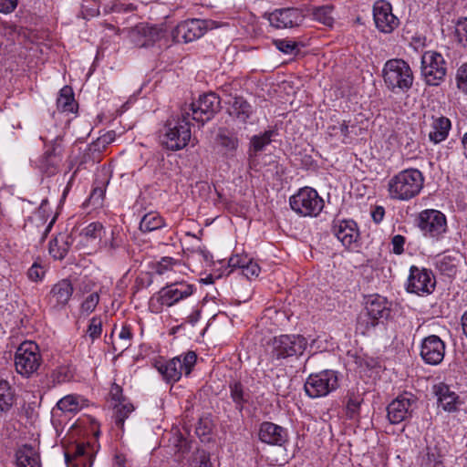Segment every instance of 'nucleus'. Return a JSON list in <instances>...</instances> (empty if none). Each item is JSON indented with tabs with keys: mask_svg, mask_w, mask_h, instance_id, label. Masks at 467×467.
Here are the masks:
<instances>
[{
	"mask_svg": "<svg viewBox=\"0 0 467 467\" xmlns=\"http://www.w3.org/2000/svg\"><path fill=\"white\" fill-rule=\"evenodd\" d=\"M444 454L441 449L437 445H429L426 448V453L421 459V467H446L443 462Z\"/></svg>",
	"mask_w": 467,
	"mask_h": 467,
	"instance_id": "obj_34",
	"label": "nucleus"
},
{
	"mask_svg": "<svg viewBox=\"0 0 467 467\" xmlns=\"http://www.w3.org/2000/svg\"><path fill=\"white\" fill-rule=\"evenodd\" d=\"M362 400L354 394L349 395L346 404V414L350 420L356 419L359 414Z\"/></svg>",
	"mask_w": 467,
	"mask_h": 467,
	"instance_id": "obj_44",
	"label": "nucleus"
},
{
	"mask_svg": "<svg viewBox=\"0 0 467 467\" xmlns=\"http://www.w3.org/2000/svg\"><path fill=\"white\" fill-rule=\"evenodd\" d=\"M190 112L182 110L181 118L168 121L162 137V144L171 150H179L187 146L191 140Z\"/></svg>",
	"mask_w": 467,
	"mask_h": 467,
	"instance_id": "obj_4",
	"label": "nucleus"
},
{
	"mask_svg": "<svg viewBox=\"0 0 467 467\" xmlns=\"http://www.w3.org/2000/svg\"><path fill=\"white\" fill-rule=\"evenodd\" d=\"M133 334L131 326L122 324L121 328L118 334V340L113 343V350L119 351L120 353L128 349L132 343Z\"/></svg>",
	"mask_w": 467,
	"mask_h": 467,
	"instance_id": "obj_36",
	"label": "nucleus"
},
{
	"mask_svg": "<svg viewBox=\"0 0 467 467\" xmlns=\"http://www.w3.org/2000/svg\"><path fill=\"white\" fill-rule=\"evenodd\" d=\"M461 321H462V327L463 334L467 337V310L462 316Z\"/></svg>",
	"mask_w": 467,
	"mask_h": 467,
	"instance_id": "obj_64",
	"label": "nucleus"
},
{
	"mask_svg": "<svg viewBox=\"0 0 467 467\" xmlns=\"http://www.w3.org/2000/svg\"><path fill=\"white\" fill-rule=\"evenodd\" d=\"M165 225L164 219L157 213H146L140 220V230L149 233L158 230Z\"/></svg>",
	"mask_w": 467,
	"mask_h": 467,
	"instance_id": "obj_35",
	"label": "nucleus"
},
{
	"mask_svg": "<svg viewBox=\"0 0 467 467\" xmlns=\"http://www.w3.org/2000/svg\"><path fill=\"white\" fill-rule=\"evenodd\" d=\"M250 258H248L246 255H234L229 259L228 265L232 268H241L242 271L244 270V267H245V265L249 263Z\"/></svg>",
	"mask_w": 467,
	"mask_h": 467,
	"instance_id": "obj_56",
	"label": "nucleus"
},
{
	"mask_svg": "<svg viewBox=\"0 0 467 467\" xmlns=\"http://www.w3.org/2000/svg\"><path fill=\"white\" fill-rule=\"evenodd\" d=\"M178 261L172 257H162L156 265L155 271L158 275H163L166 272L172 270L173 266L178 265Z\"/></svg>",
	"mask_w": 467,
	"mask_h": 467,
	"instance_id": "obj_51",
	"label": "nucleus"
},
{
	"mask_svg": "<svg viewBox=\"0 0 467 467\" xmlns=\"http://www.w3.org/2000/svg\"><path fill=\"white\" fill-rule=\"evenodd\" d=\"M307 347V340L301 335H281L273 340V356L277 359L301 356Z\"/></svg>",
	"mask_w": 467,
	"mask_h": 467,
	"instance_id": "obj_10",
	"label": "nucleus"
},
{
	"mask_svg": "<svg viewBox=\"0 0 467 467\" xmlns=\"http://www.w3.org/2000/svg\"><path fill=\"white\" fill-rule=\"evenodd\" d=\"M271 26L276 28H292L299 26L305 20V15L298 8H281L269 14Z\"/></svg>",
	"mask_w": 467,
	"mask_h": 467,
	"instance_id": "obj_23",
	"label": "nucleus"
},
{
	"mask_svg": "<svg viewBox=\"0 0 467 467\" xmlns=\"http://www.w3.org/2000/svg\"><path fill=\"white\" fill-rule=\"evenodd\" d=\"M455 35L463 46L467 45V17L460 19L455 26Z\"/></svg>",
	"mask_w": 467,
	"mask_h": 467,
	"instance_id": "obj_53",
	"label": "nucleus"
},
{
	"mask_svg": "<svg viewBox=\"0 0 467 467\" xmlns=\"http://www.w3.org/2000/svg\"><path fill=\"white\" fill-rule=\"evenodd\" d=\"M406 239L401 234H396L391 238L392 252L395 254H401L404 252Z\"/></svg>",
	"mask_w": 467,
	"mask_h": 467,
	"instance_id": "obj_55",
	"label": "nucleus"
},
{
	"mask_svg": "<svg viewBox=\"0 0 467 467\" xmlns=\"http://www.w3.org/2000/svg\"><path fill=\"white\" fill-rule=\"evenodd\" d=\"M82 398L78 395H67L57 403V408L62 411L75 412L82 407Z\"/></svg>",
	"mask_w": 467,
	"mask_h": 467,
	"instance_id": "obj_38",
	"label": "nucleus"
},
{
	"mask_svg": "<svg viewBox=\"0 0 467 467\" xmlns=\"http://www.w3.org/2000/svg\"><path fill=\"white\" fill-rule=\"evenodd\" d=\"M339 387L338 373L326 369L319 373L310 374L304 385L306 394L311 399L327 396Z\"/></svg>",
	"mask_w": 467,
	"mask_h": 467,
	"instance_id": "obj_5",
	"label": "nucleus"
},
{
	"mask_svg": "<svg viewBox=\"0 0 467 467\" xmlns=\"http://www.w3.org/2000/svg\"><path fill=\"white\" fill-rule=\"evenodd\" d=\"M415 399L411 394L398 396L387 407L388 419L390 423L398 424L411 416Z\"/></svg>",
	"mask_w": 467,
	"mask_h": 467,
	"instance_id": "obj_22",
	"label": "nucleus"
},
{
	"mask_svg": "<svg viewBox=\"0 0 467 467\" xmlns=\"http://www.w3.org/2000/svg\"><path fill=\"white\" fill-rule=\"evenodd\" d=\"M28 277L32 280V281H37L41 278V276L43 275V271L41 270V268L36 265H33L29 270H28Z\"/></svg>",
	"mask_w": 467,
	"mask_h": 467,
	"instance_id": "obj_60",
	"label": "nucleus"
},
{
	"mask_svg": "<svg viewBox=\"0 0 467 467\" xmlns=\"http://www.w3.org/2000/svg\"><path fill=\"white\" fill-rule=\"evenodd\" d=\"M275 45L281 52L293 55L299 51L298 45L296 42L289 39H278L275 41Z\"/></svg>",
	"mask_w": 467,
	"mask_h": 467,
	"instance_id": "obj_48",
	"label": "nucleus"
},
{
	"mask_svg": "<svg viewBox=\"0 0 467 467\" xmlns=\"http://www.w3.org/2000/svg\"><path fill=\"white\" fill-rule=\"evenodd\" d=\"M172 443L178 451L184 452L188 450V441L181 433L173 436Z\"/></svg>",
	"mask_w": 467,
	"mask_h": 467,
	"instance_id": "obj_57",
	"label": "nucleus"
},
{
	"mask_svg": "<svg viewBox=\"0 0 467 467\" xmlns=\"http://www.w3.org/2000/svg\"><path fill=\"white\" fill-rule=\"evenodd\" d=\"M17 5V0H0V12L4 14L11 13Z\"/></svg>",
	"mask_w": 467,
	"mask_h": 467,
	"instance_id": "obj_59",
	"label": "nucleus"
},
{
	"mask_svg": "<svg viewBox=\"0 0 467 467\" xmlns=\"http://www.w3.org/2000/svg\"><path fill=\"white\" fill-rule=\"evenodd\" d=\"M64 455L67 467H91L94 451L89 444L72 442L65 446Z\"/></svg>",
	"mask_w": 467,
	"mask_h": 467,
	"instance_id": "obj_19",
	"label": "nucleus"
},
{
	"mask_svg": "<svg viewBox=\"0 0 467 467\" xmlns=\"http://www.w3.org/2000/svg\"><path fill=\"white\" fill-rule=\"evenodd\" d=\"M389 315L390 308L386 298L378 295L372 296L368 298L365 308L358 317L357 331L366 335Z\"/></svg>",
	"mask_w": 467,
	"mask_h": 467,
	"instance_id": "obj_2",
	"label": "nucleus"
},
{
	"mask_svg": "<svg viewBox=\"0 0 467 467\" xmlns=\"http://www.w3.org/2000/svg\"><path fill=\"white\" fill-rule=\"evenodd\" d=\"M130 41L138 47H146L153 45L162 37V30L155 26L140 23L134 27L123 29Z\"/></svg>",
	"mask_w": 467,
	"mask_h": 467,
	"instance_id": "obj_16",
	"label": "nucleus"
},
{
	"mask_svg": "<svg viewBox=\"0 0 467 467\" xmlns=\"http://www.w3.org/2000/svg\"><path fill=\"white\" fill-rule=\"evenodd\" d=\"M15 467H41L40 455L32 445L24 444L15 452Z\"/></svg>",
	"mask_w": 467,
	"mask_h": 467,
	"instance_id": "obj_27",
	"label": "nucleus"
},
{
	"mask_svg": "<svg viewBox=\"0 0 467 467\" xmlns=\"http://www.w3.org/2000/svg\"><path fill=\"white\" fill-rule=\"evenodd\" d=\"M451 120L444 116H432L429 139L431 142L438 144L445 140L451 130Z\"/></svg>",
	"mask_w": 467,
	"mask_h": 467,
	"instance_id": "obj_28",
	"label": "nucleus"
},
{
	"mask_svg": "<svg viewBox=\"0 0 467 467\" xmlns=\"http://www.w3.org/2000/svg\"><path fill=\"white\" fill-rule=\"evenodd\" d=\"M434 393L438 398L439 406L444 410L451 412L456 410L458 395L444 383L434 386Z\"/></svg>",
	"mask_w": 467,
	"mask_h": 467,
	"instance_id": "obj_29",
	"label": "nucleus"
},
{
	"mask_svg": "<svg viewBox=\"0 0 467 467\" xmlns=\"http://www.w3.org/2000/svg\"><path fill=\"white\" fill-rule=\"evenodd\" d=\"M436 285L435 277L431 270L412 265L407 282V291L419 296L431 294Z\"/></svg>",
	"mask_w": 467,
	"mask_h": 467,
	"instance_id": "obj_14",
	"label": "nucleus"
},
{
	"mask_svg": "<svg viewBox=\"0 0 467 467\" xmlns=\"http://www.w3.org/2000/svg\"><path fill=\"white\" fill-rule=\"evenodd\" d=\"M373 18L376 27L384 34L392 33L400 25L393 14L392 6L387 0H378L373 5Z\"/></svg>",
	"mask_w": 467,
	"mask_h": 467,
	"instance_id": "obj_17",
	"label": "nucleus"
},
{
	"mask_svg": "<svg viewBox=\"0 0 467 467\" xmlns=\"http://www.w3.org/2000/svg\"><path fill=\"white\" fill-rule=\"evenodd\" d=\"M260 271L261 268L258 264L250 259L249 263L245 265V267H244L242 273L244 275L250 279L253 277H257L260 274Z\"/></svg>",
	"mask_w": 467,
	"mask_h": 467,
	"instance_id": "obj_54",
	"label": "nucleus"
},
{
	"mask_svg": "<svg viewBox=\"0 0 467 467\" xmlns=\"http://www.w3.org/2000/svg\"><path fill=\"white\" fill-rule=\"evenodd\" d=\"M230 397L234 403L235 409L242 413L244 407L251 403L252 394L242 383L235 381L229 385Z\"/></svg>",
	"mask_w": 467,
	"mask_h": 467,
	"instance_id": "obj_30",
	"label": "nucleus"
},
{
	"mask_svg": "<svg viewBox=\"0 0 467 467\" xmlns=\"http://www.w3.org/2000/svg\"><path fill=\"white\" fill-rule=\"evenodd\" d=\"M331 231L346 248L354 250L358 247L359 233L353 220H335Z\"/></svg>",
	"mask_w": 467,
	"mask_h": 467,
	"instance_id": "obj_21",
	"label": "nucleus"
},
{
	"mask_svg": "<svg viewBox=\"0 0 467 467\" xmlns=\"http://www.w3.org/2000/svg\"><path fill=\"white\" fill-rule=\"evenodd\" d=\"M445 349L446 345L440 337L430 335L421 340L420 356L426 364L435 366L443 360Z\"/></svg>",
	"mask_w": 467,
	"mask_h": 467,
	"instance_id": "obj_20",
	"label": "nucleus"
},
{
	"mask_svg": "<svg viewBox=\"0 0 467 467\" xmlns=\"http://www.w3.org/2000/svg\"><path fill=\"white\" fill-rule=\"evenodd\" d=\"M14 402V394L10 385L5 380H0V413L11 409Z\"/></svg>",
	"mask_w": 467,
	"mask_h": 467,
	"instance_id": "obj_40",
	"label": "nucleus"
},
{
	"mask_svg": "<svg viewBox=\"0 0 467 467\" xmlns=\"http://www.w3.org/2000/svg\"><path fill=\"white\" fill-rule=\"evenodd\" d=\"M275 134V131L273 130H265L264 133L260 135H254L252 137L250 141V150L254 152L262 151L265 146L270 144L272 141V137Z\"/></svg>",
	"mask_w": 467,
	"mask_h": 467,
	"instance_id": "obj_42",
	"label": "nucleus"
},
{
	"mask_svg": "<svg viewBox=\"0 0 467 467\" xmlns=\"http://www.w3.org/2000/svg\"><path fill=\"white\" fill-rule=\"evenodd\" d=\"M42 363L38 346L33 341L22 342L15 353V367L17 373L30 377L37 371Z\"/></svg>",
	"mask_w": 467,
	"mask_h": 467,
	"instance_id": "obj_6",
	"label": "nucleus"
},
{
	"mask_svg": "<svg viewBox=\"0 0 467 467\" xmlns=\"http://www.w3.org/2000/svg\"><path fill=\"white\" fill-rule=\"evenodd\" d=\"M46 150L43 155L37 161V168L41 172L47 176L55 175L62 161L63 148L61 145V137L57 136L50 144L45 145Z\"/></svg>",
	"mask_w": 467,
	"mask_h": 467,
	"instance_id": "obj_15",
	"label": "nucleus"
},
{
	"mask_svg": "<svg viewBox=\"0 0 467 467\" xmlns=\"http://www.w3.org/2000/svg\"><path fill=\"white\" fill-rule=\"evenodd\" d=\"M421 76L429 86H439L447 73V64L441 54L428 50L421 56Z\"/></svg>",
	"mask_w": 467,
	"mask_h": 467,
	"instance_id": "obj_9",
	"label": "nucleus"
},
{
	"mask_svg": "<svg viewBox=\"0 0 467 467\" xmlns=\"http://www.w3.org/2000/svg\"><path fill=\"white\" fill-rule=\"evenodd\" d=\"M192 467H213L210 455L203 450H198L192 456Z\"/></svg>",
	"mask_w": 467,
	"mask_h": 467,
	"instance_id": "obj_49",
	"label": "nucleus"
},
{
	"mask_svg": "<svg viewBox=\"0 0 467 467\" xmlns=\"http://www.w3.org/2000/svg\"><path fill=\"white\" fill-rule=\"evenodd\" d=\"M291 209L302 216H317L324 208V200L317 192L310 187H304L289 199Z\"/></svg>",
	"mask_w": 467,
	"mask_h": 467,
	"instance_id": "obj_7",
	"label": "nucleus"
},
{
	"mask_svg": "<svg viewBox=\"0 0 467 467\" xmlns=\"http://www.w3.org/2000/svg\"><path fill=\"white\" fill-rule=\"evenodd\" d=\"M218 143L226 151L234 152L236 150L239 141L235 136L222 133L218 136Z\"/></svg>",
	"mask_w": 467,
	"mask_h": 467,
	"instance_id": "obj_46",
	"label": "nucleus"
},
{
	"mask_svg": "<svg viewBox=\"0 0 467 467\" xmlns=\"http://www.w3.org/2000/svg\"><path fill=\"white\" fill-rule=\"evenodd\" d=\"M459 257L458 253L443 254L437 259L436 267L442 275L451 276L456 274Z\"/></svg>",
	"mask_w": 467,
	"mask_h": 467,
	"instance_id": "obj_33",
	"label": "nucleus"
},
{
	"mask_svg": "<svg viewBox=\"0 0 467 467\" xmlns=\"http://www.w3.org/2000/svg\"><path fill=\"white\" fill-rule=\"evenodd\" d=\"M201 317V309L196 308L194 309L186 318V322L191 324L192 326H194Z\"/></svg>",
	"mask_w": 467,
	"mask_h": 467,
	"instance_id": "obj_63",
	"label": "nucleus"
},
{
	"mask_svg": "<svg viewBox=\"0 0 467 467\" xmlns=\"http://www.w3.org/2000/svg\"><path fill=\"white\" fill-rule=\"evenodd\" d=\"M258 437L262 442L275 446H284L289 440L285 428L270 421L260 424Z\"/></svg>",
	"mask_w": 467,
	"mask_h": 467,
	"instance_id": "obj_24",
	"label": "nucleus"
},
{
	"mask_svg": "<svg viewBox=\"0 0 467 467\" xmlns=\"http://www.w3.org/2000/svg\"><path fill=\"white\" fill-rule=\"evenodd\" d=\"M102 332V319L100 317H93L88 324L87 334L92 341L99 338Z\"/></svg>",
	"mask_w": 467,
	"mask_h": 467,
	"instance_id": "obj_47",
	"label": "nucleus"
},
{
	"mask_svg": "<svg viewBox=\"0 0 467 467\" xmlns=\"http://www.w3.org/2000/svg\"><path fill=\"white\" fill-rule=\"evenodd\" d=\"M333 131L338 130L339 133L344 137L347 138L349 134V126L347 121H342L339 123V125L331 127Z\"/></svg>",
	"mask_w": 467,
	"mask_h": 467,
	"instance_id": "obj_62",
	"label": "nucleus"
},
{
	"mask_svg": "<svg viewBox=\"0 0 467 467\" xmlns=\"http://www.w3.org/2000/svg\"><path fill=\"white\" fill-rule=\"evenodd\" d=\"M73 374L70 368L67 366H60L51 373V379L54 385L61 384L71 379Z\"/></svg>",
	"mask_w": 467,
	"mask_h": 467,
	"instance_id": "obj_45",
	"label": "nucleus"
},
{
	"mask_svg": "<svg viewBox=\"0 0 467 467\" xmlns=\"http://www.w3.org/2000/svg\"><path fill=\"white\" fill-rule=\"evenodd\" d=\"M456 83L458 88L467 95V64H463L458 68Z\"/></svg>",
	"mask_w": 467,
	"mask_h": 467,
	"instance_id": "obj_52",
	"label": "nucleus"
},
{
	"mask_svg": "<svg viewBox=\"0 0 467 467\" xmlns=\"http://www.w3.org/2000/svg\"><path fill=\"white\" fill-rule=\"evenodd\" d=\"M195 291L194 285L185 281L172 282L162 287L157 293L156 298L161 306L171 307L192 296Z\"/></svg>",
	"mask_w": 467,
	"mask_h": 467,
	"instance_id": "obj_12",
	"label": "nucleus"
},
{
	"mask_svg": "<svg viewBox=\"0 0 467 467\" xmlns=\"http://www.w3.org/2000/svg\"><path fill=\"white\" fill-rule=\"evenodd\" d=\"M109 395L116 403L123 402L126 400L122 395V389L119 385L113 383L111 385Z\"/></svg>",
	"mask_w": 467,
	"mask_h": 467,
	"instance_id": "obj_58",
	"label": "nucleus"
},
{
	"mask_svg": "<svg viewBox=\"0 0 467 467\" xmlns=\"http://www.w3.org/2000/svg\"><path fill=\"white\" fill-rule=\"evenodd\" d=\"M72 244L71 236L67 234H59L49 243V254L55 258L63 259Z\"/></svg>",
	"mask_w": 467,
	"mask_h": 467,
	"instance_id": "obj_32",
	"label": "nucleus"
},
{
	"mask_svg": "<svg viewBox=\"0 0 467 467\" xmlns=\"http://www.w3.org/2000/svg\"><path fill=\"white\" fill-rule=\"evenodd\" d=\"M384 83L391 91H408L413 84V73L410 65L400 58L388 60L383 67Z\"/></svg>",
	"mask_w": 467,
	"mask_h": 467,
	"instance_id": "obj_3",
	"label": "nucleus"
},
{
	"mask_svg": "<svg viewBox=\"0 0 467 467\" xmlns=\"http://www.w3.org/2000/svg\"><path fill=\"white\" fill-rule=\"evenodd\" d=\"M134 410V406L123 400V402L115 403L114 405V421L118 428L123 429L125 420Z\"/></svg>",
	"mask_w": 467,
	"mask_h": 467,
	"instance_id": "obj_37",
	"label": "nucleus"
},
{
	"mask_svg": "<svg viewBox=\"0 0 467 467\" xmlns=\"http://www.w3.org/2000/svg\"><path fill=\"white\" fill-rule=\"evenodd\" d=\"M221 109L220 98L213 92L200 96L196 102H192L186 111L190 112V117L197 122L204 124L210 120L215 113Z\"/></svg>",
	"mask_w": 467,
	"mask_h": 467,
	"instance_id": "obj_11",
	"label": "nucleus"
},
{
	"mask_svg": "<svg viewBox=\"0 0 467 467\" xmlns=\"http://www.w3.org/2000/svg\"><path fill=\"white\" fill-rule=\"evenodd\" d=\"M105 235V229L99 222L90 223L84 227L78 234V244L83 248H90L97 251L100 247L102 237Z\"/></svg>",
	"mask_w": 467,
	"mask_h": 467,
	"instance_id": "obj_25",
	"label": "nucleus"
},
{
	"mask_svg": "<svg viewBox=\"0 0 467 467\" xmlns=\"http://www.w3.org/2000/svg\"><path fill=\"white\" fill-rule=\"evenodd\" d=\"M418 226L424 236L439 239L447 230L446 217L438 210H424L419 215Z\"/></svg>",
	"mask_w": 467,
	"mask_h": 467,
	"instance_id": "obj_13",
	"label": "nucleus"
},
{
	"mask_svg": "<svg viewBox=\"0 0 467 467\" xmlns=\"http://www.w3.org/2000/svg\"><path fill=\"white\" fill-rule=\"evenodd\" d=\"M99 302V295L93 292L88 295L81 304V311L87 314L93 312Z\"/></svg>",
	"mask_w": 467,
	"mask_h": 467,
	"instance_id": "obj_50",
	"label": "nucleus"
},
{
	"mask_svg": "<svg viewBox=\"0 0 467 467\" xmlns=\"http://www.w3.org/2000/svg\"><path fill=\"white\" fill-rule=\"evenodd\" d=\"M74 96L69 87H64L60 89L57 99V109L64 112H72L74 109Z\"/></svg>",
	"mask_w": 467,
	"mask_h": 467,
	"instance_id": "obj_39",
	"label": "nucleus"
},
{
	"mask_svg": "<svg viewBox=\"0 0 467 467\" xmlns=\"http://www.w3.org/2000/svg\"><path fill=\"white\" fill-rule=\"evenodd\" d=\"M123 239L119 234V232L117 230L111 231V236L109 240H106L103 244H100L99 248H103L109 254H113V253L122 246Z\"/></svg>",
	"mask_w": 467,
	"mask_h": 467,
	"instance_id": "obj_43",
	"label": "nucleus"
},
{
	"mask_svg": "<svg viewBox=\"0 0 467 467\" xmlns=\"http://www.w3.org/2000/svg\"><path fill=\"white\" fill-rule=\"evenodd\" d=\"M197 356L193 351L175 357L165 363H160L157 367L163 379L168 383H175L182 376L189 375L196 363Z\"/></svg>",
	"mask_w": 467,
	"mask_h": 467,
	"instance_id": "obj_8",
	"label": "nucleus"
},
{
	"mask_svg": "<svg viewBox=\"0 0 467 467\" xmlns=\"http://www.w3.org/2000/svg\"><path fill=\"white\" fill-rule=\"evenodd\" d=\"M230 104L229 114L242 123H246L253 114L252 106L242 97H234Z\"/></svg>",
	"mask_w": 467,
	"mask_h": 467,
	"instance_id": "obj_31",
	"label": "nucleus"
},
{
	"mask_svg": "<svg viewBox=\"0 0 467 467\" xmlns=\"http://www.w3.org/2000/svg\"><path fill=\"white\" fill-rule=\"evenodd\" d=\"M73 291V285L69 280H60L51 288L47 296L48 304L55 309L64 307L71 298Z\"/></svg>",
	"mask_w": 467,
	"mask_h": 467,
	"instance_id": "obj_26",
	"label": "nucleus"
},
{
	"mask_svg": "<svg viewBox=\"0 0 467 467\" xmlns=\"http://www.w3.org/2000/svg\"><path fill=\"white\" fill-rule=\"evenodd\" d=\"M385 215V210L382 206H377L372 212L371 216L376 223H379Z\"/></svg>",
	"mask_w": 467,
	"mask_h": 467,
	"instance_id": "obj_61",
	"label": "nucleus"
},
{
	"mask_svg": "<svg viewBox=\"0 0 467 467\" xmlns=\"http://www.w3.org/2000/svg\"><path fill=\"white\" fill-rule=\"evenodd\" d=\"M423 183L424 177L418 169L403 170L389 180V197L396 201H409L420 192Z\"/></svg>",
	"mask_w": 467,
	"mask_h": 467,
	"instance_id": "obj_1",
	"label": "nucleus"
},
{
	"mask_svg": "<svg viewBox=\"0 0 467 467\" xmlns=\"http://www.w3.org/2000/svg\"><path fill=\"white\" fill-rule=\"evenodd\" d=\"M312 16L316 21L327 26H332L334 23L332 5H327L315 7L312 10Z\"/></svg>",
	"mask_w": 467,
	"mask_h": 467,
	"instance_id": "obj_41",
	"label": "nucleus"
},
{
	"mask_svg": "<svg viewBox=\"0 0 467 467\" xmlns=\"http://www.w3.org/2000/svg\"><path fill=\"white\" fill-rule=\"evenodd\" d=\"M208 28V21L190 19L180 23L173 30L172 36L178 43H189L201 38Z\"/></svg>",
	"mask_w": 467,
	"mask_h": 467,
	"instance_id": "obj_18",
	"label": "nucleus"
}]
</instances>
